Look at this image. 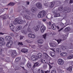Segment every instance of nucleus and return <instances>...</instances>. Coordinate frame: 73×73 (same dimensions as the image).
<instances>
[{
	"label": "nucleus",
	"instance_id": "1",
	"mask_svg": "<svg viewBox=\"0 0 73 73\" xmlns=\"http://www.w3.org/2000/svg\"><path fill=\"white\" fill-rule=\"evenodd\" d=\"M46 12L44 11H42L39 12L38 15V17L39 18H43L46 16Z\"/></svg>",
	"mask_w": 73,
	"mask_h": 73
},
{
	"label": "nucleus",
	"instance_id": "2",
	"mask_svg": "<svg viewBox=\"0 0 73 73\" xmlns=\"http://www.w3.org/2000/svg\"><path fill=\"white\" fill-rule=\"evenodd\" d=\"M63 11L64 13H67L70 12L71 9L69 7H65L63 9Z\"/></svg>",
	"mask_w": 73,
	"mask_h": 73
},
{
	"label": "nucleus",
	"instance_id": "3",
	"mask_svg": "<svg viewBox=\"0 0 73 73\" xmlns=\"http://www.w3.org/2000/svg\"><path fill=\"white\" fill-rule=\"evenodd\" d=\"M58 63L59 65H62L64 64V62L63 60L61 59H58Z\"/></svg>",
	"mask_w": 73,
	"mask_h": 73
},
{
	"label": "nucleus",
	"instance_id": "4",
	"mask_svg": "<svg viewBox=\"0 0 73 73\" xmlns=\"http://www.w3.org/2000/svg\"><path fill=\"white\" fill-rule=\"evenodd\" d=\"M36 5L38 9H40L42 8V5L40 3H37L36 4Z\"/></svg>",
	"mask_w": 73,
	"mask_h": 73
},
{
	"label": "nucleus",
	"instance_id": "5",
	"mask_svg": "<svg viewBox=\"0 0 73 73\" xmlns=\"http://www.w3.org/2000/svg\"><path fill=\"white\" fill-rule=\"evenodd\" d=\"M28 36L30 38H35L36 37V35L32 33H29L28 34Z\"/></svg>",
	"mask_w": 73,
	"mask_h": 73
},
{
	"label": "nucleus",
	"instance_id": "6",
	"mask_svg": "<svg viewBox=\"0 0 73 73\" xmlns=\"http://www.w3.org/2000/svg\"><path fill=\"white\" fill-rule=\"evenodd\" d=\"M13 44V42L12 40H10L9 42H8L7 44V47H10Z\"/></svg>",
	"mask_w": 73,
	"mask_h": 73
},
{
	"label": "nucleus",
	"instance_id": "7",
	"mask_svg": "<svg viewBox=\"0 0 73 73\" xmlns=\"http://www.w3.org/2000/svg\"><path fill=\"white\" fill-rule=\"evenodd\" d=\"M12 57L13 58H14V57H16L17 56V54H16V52L15 51H13L11 53Z\"/></svg>",
	"mask_w": 73,
	"mask_h": 73
},
{
	"label": "nucleus",
	"instance_id": "8",
	"mask_svg": "<svg viewBox=\"0 0 73 73\" xmlns=\"http://www.w3.org/2000/svg\"><path fill=\"white\" fill-rule=\"evenodd\" d=\"M42 54L41 53H38L37 55H36V59H38V58L40 59L41 57H42Z\"/></svg>",
	"mask_w": 73,
	"mask_h": 73
},
{
	"label": "nucleus",
	"instance_id": "9",
	"mask_svg": "<svg viewBox=\"0 0 73 73\" xmlns=\"http://www.w3.org/2000/svg\"><path fill=\"white\" fill-rule=\"evenodd\" d=\"M45 26H44V25L42 26L41 27L40 29L41 32L42 33L44 32L45 31Z\"/></svg>",
	"mask_w": 73,
	"mask_h": 73
},
{
	"label": "nucleus",
	"instance_id": "10",
	"mask_svg": "<svg viewBox=\"0 0 73 73\" xmlns=\"http://www.w3.org/2000/svg\"><path fill=\"white\" fill-rule=\"evenodd\" d=\"M2 18L3 19H6L8 18L9 16L8 14H5L2 16Z\"/></svg>",
	"mask_w": 73,
	"mask_h": 73
},
{
	"label": "nucleus",
	"instance_id": "11",
	"mask_svg": "<svg viewBox=\"0 0 73 73\" xmlns=\"http://www.w3.org/2000/svg\"><path fill=\"white\" fill-rule=\"evenodd\" d=\"M31 59L33 61H36V60H37V57L35 56L34 55H32L31 57Z\"/></svg>",
	"mask_w": 73,
	"mask_h": 73
},
{
	"label": "nucleus",
	"instance_id": "12",
	"mask_svg": "<svg viewBox=\"0 0 73 73\" xmlns=\"http://www.w3.org/2000/svg\"><path fill=\"white\" fill-rule=\"evenodd\" d=\"M11 39H12V37H11L9 36H6L5 38V40H6V41H10Z\"/></svg>",
	"mask_w": 73,
	"mask_h": 73
},
{
	"label": "nucleus",
	"instance_id": "13",
	"mask_svg": "<svg viewBox=\"0 0 73 73\" xmlns=\"http://www.w3.org/2000/svg\"><path fill=\"white\" fill-rule=\"evenodd\" d=\"M21 52L24 53H25L28 52V49L24 48L21 50Z\"/></svg>",
	"mask_w": 73,
	"mask_h": 73
},
{
	"label": "nucleus",
	"instance_id": "14",
	"mask_svg": "<svg viewBox=\"0 0 73 73\" xmlns=\"http://www.w3.org/2000/svg\"><path fill=\"white\" fill-rule=\"evenodd\" d=\"M55 1H52L51 2V4L50 7L51 8H53L54 6V4H55Z\"/></svg>",
	"mask_w": 73,
	"mask_h": 73
},
{
	"label": "nucleus",
	"instance_id": "15",
	"mask_svg": "<svg viewBox=\"0 0 73 73\" xmlns=\"http://www.w3.org/2000/svg\"><path fill=\"white\" fill-rule=\"evenodd\" d=\"M16 4L15 3H13V2H10L7 5V7L9 6H14V5Z\"/></svg>",
	"mask_w": 73,
	"mask_h": 73
},
{
	"label": "nucleus",
	"instance_id": "16",
	"mask_svg": "<svg viewBox=\"0 0 73 73\" xmlns=\"http://www.w3.org/2000/svg\"><path fill=\"white\" fill-rule=\"evenodd\" d=\"M24 16L25 18L26 19H28V20H31V18L30 17V16L26 14Z\"/></svg>",
	"mask_w": 73,
	"mask_h": 73
},
{
	"label": "nucleus",
	"instance_id": "17",
	"mask_svg": "<svg viewBox=\"0 0 73 73\" xmlns=\"http://www.w3.org/2000/svg\"><path fill=\"white\" fill-rule=\"evenodd\" d=\"M9 27L10 29H12V30H13L15 29V26L12 23H11L10 24Z\"/></svg>",
	"mask_w": 73,
	"mask_h": 73
},
{
	"label": "nucleus",
	"instance_id": "18",
	"mask_svg": "<svg viewBox=\"0 0 73 73\" xmlns=\"http://www.w3.org/2000/svg\"><path fill=\"white\" fill-rule=\"evenodd\" d=\"M39 29V28L37 26L35 27H34L33 28V29L36 32V31H37L38 30V29Z\"/></svg>",
	"mask_w": 73,
	"mask_h": 73
},
{
	"label": "nucleus",
	"instance_id": "19",
	"mask_svg": "<svg viewBox=\"0 0 73 73\" xmlns=\"http://www.w3.org/2000/svg\"><path fill=\"white\" fill-rule=\"evenodd\" d=\"M37 42L38 43V44H41L43 43V40H42V39L39 40L37 41Z\"/></svg>",
	"mask_w": 73,
	"mask_h": 73
},
{
	"label": "nucleus",
	"instance_id": "20",
	"mask_svg": "<svg viewBox=\"0 0 73 73\" xmlns=\"http://www.w3.org/2000/svg\"><path fill=\"white\" fill-rule=\"evenodd\" d=\"M24 23V21L21 20H18V24H23Z\"/></svg>",
	"mask_w": 73,
	"mask_h": 73
},
{
	"label": "nucleus",
	"instance_id": "21",
	"mask_svg": "<svg viewBox=\"0 0 73 73\" xmlns=\"http://www.w3.org/2000/svg\"><path fill=\"white\" fill-rule=\"evenodd\" d=\"M47 17L48 19H52V15L50 14H48L47 16Z\"/></svg>",
	"mask_w": 73,
	"mask_h": 73
},
{
	"label": "nucleus",
	"instance_id": "22",
	"mask_svg": "<svg viewBox=\"0 0 73 73\" xmlns=\"http://www.w3.org/2000/svg\"><path fill=\"white\" fill-rule=\"evenodd\" d=\"M70 27H68L64 29V31L65 32H69V31H70Z\"/></svg>",
	"mask_w": 73,
	"mask_h": 73
},
{
	"label": "nucleus",
	"instance_id": "23",
	"mask_svg": "<svg viewBox=\"0 0 73 73\" xmlns=\"http://www.w3.org/2000/svg\"><path fill=\"white\" fill-rule=\"evenodd\" d=\"M67 70L69 71V72H72V66L68 67L67 69Z\"/></svg>",
	"mask_w": 73,
	"mask_h": 73
},
{
	"label": "nucleus",
	"instance_id": "24",
	"mask_svg": "<svg viewBox=\"0 0 73 73\" xmlns=\"http://www.w3.org/2000/svg\"><path fill=\"white\" fill-rule=\"evenodd\" d=\"M50 55L52 57H55V53L54 52H51L50 54Z\"/></svg>",
	"mask_w": 73,
	"mask_h": 73
},
{
	"label": "nucleus",
	"instance_id": "25",
	"mask_svg": "<svg viewBox=\"0 0 73 73\" xmlns=\"http://www.w3.org/2000/svg\"><path fill=\"white\" fill-rule=\"evenodd\" d=\"M50 45L52 47H55L56 46V44L54 43H50Z\"/></svg>",
	"mask_w": 73,
	"mask_h": 73
},
{
	"label": "nucleus",
	"instance_id": "26",
	"mask_svg": "<svg viewBox=\"0 0 73 73\" xmlns=\"http://www.w3.org/2000/svg\"><path fill=\"white\" fill-rule=\"evenodd\" d=\"M73 55H70L69 56H68L67 58L68 59H72V58H73Z\"/></svg>",
	"mask_w": 73,
	"mask_h": 73
},
{
	"label": "nucleus",
	"instance_id": "27",
	"mask_svg": "<svg viewBox=\"0 0 73 73\" xmlns=\"http://www.w3.org/2000/svg\"><path fill=\"white\" fill-rule=\"evenodd\" d=\"M27 66L28 68H31V63H27Z\"/></svg>",
	"mask_w": 73,
	"mask_h": 73
},
{
	"label": "nucleus",
	"instance_id": "28",
	"mask_svg": "<svg viewBox=\"0 0 73 73\" xmlns=\"http://www.w3.org/2000/svg\"><path fill=\"white\" fill-rule=\"evenodd\" d=\"M67 53L66 52H63L60 53V55L62 56H67Z\"/></svg>",
	"mask_w": 73,
	"mask_h": 73
},
{
	"label": "nucleus",
	"instance_id": "29",
	"mask_svg": "<svg viewBox=\"0 0 73 73\" xmlns=\"http://www.w3.org/2000/svg\"><path fill=\"white\" fill-rule=\"evenodd\" d=\"M51 28L52 29H55L56 28V26L55 25V24H52V25H51Z\"/></svg>",
	"mask_w": 73,
	"mask_h": 73
},
{
	"label": "nucleus",
	"instance_id": "30",
	"mask_svg": "<svg viewBox=\"0 0 73 73\" xmlns=\"http://www.w3.org/2000/svg\"><path fill=\"white\" fill-rule=\"evenodd\" d=\"M13 24L14 25H16L18 24V21L17 19H16L14 21Z\"/></svg>",
	"mask_w": 73,
	"mask_h": 73
},
{
	"label": "nucleus",
	"instance_id": "31",
	"mask_svg": "<svg viewBox=\"0 0 73 73\" xmlns=\"http://www.w3.org/2000/svg\"><path fill=\"white\" fill-rule=\"evenodd\" d=\"M56 51L57 53H61V50L59 48H57L56 49Z\"/></svg>",
	"mask_w": 73,
	"mask_h": 73
},
{
	"label": "nucleus",
	"instance_id": "32",
	"mask_svg": "<svg viewBox=\"0 0 73 73\" xmlns=\"http://www.w3.org/2000/svg\"><path fill=\"white\" fill-rule=\"evenodd\" d=\"M21 60V58L19 57H17L16 58L15 61L16 62H19Z\"/></svg>",
	"mask_w": 73,
	"mask_h": 73
},
{
	"label": "nucleus",
	"instance_id": "33",
	"mask_svg": "<svg viewBox=\"0 0 73 73\" xmlns=\"http://www.w3.org/2000/svg\"><path fill=\"white\" fill-rule=\"evenodd\" d=\"M60 48L63 50H64L66 49V47L64 46H61Z\"/></svg>",
	"mask_w": 73,
	"mask_h": 73
},
{
	"label": "nucleus",
	"instance_id": "34",
	"mask_svg": "<svg viewBox=\"0 0 73 73\" xmlns=\"http://www.w3.org/2000/svg\"><path fill=\"white\" fill-rule=\"evenodd\" d=\"M43 54L45 56V59H47V58H48V55H47V54H46V53H44Z\"/></svg>",
	"mask_w": 73,
	"mask_h": 73
},
{
	"label": "nucleus",
	"instance_id": "35",
	"mask_svg": "<svg viewBox=\"0 0 73 73\" xmlns=\"http://www.w3.org/2000/svg\"><path fill=\"white\" fill-rule=\"evenodd\" d=\"M62 8H63V7H62V6H60L58 8V11H62Z\"/></svg>",
	"mask_w": 73,
	"mask_h": 73
},
{
	"label": "nucleus",
	"instance_id": "36",
	"mask_svg": "<svg viewBox=\"0 0 73 73\" xmlns=\"http://www.w3.org/2000/svg\"><path fill=\"white\" fill-rule=\"evenodd\" d=\"M38 62H36L35 63L33 67H36L37 66H38Z\"/></svg>",
	"mask_w": 73,
	"mask_h": 73
},
{
	"label": "nucleus",
	"instance_id": "37",
	"mask_svg": "<svg viewBox=\"0 0 73 73\" xmlns=\"http://www.w3.org/2000/svg\"><path fill=\"white\" fill-rule=\"evenodd\" d=\"M29 46L30 48H32L33 49H35V48H36V46L35 45H33L32 46L31 45H29Z\"/></svg>",
	"mask_w": 73,
	"mask_h": 73
},
{
	"label": "nucleus",
	"instance_id": "38",
	"mask_svg": "<svg viewBox=\"0 0 73 73\" xmlns=\"http://www.w3.org/2000/svg\"><path fill=\"white\" fill-rule=\"evenodd\" d=\"M17 29L18 30H21L22 29V27L21 26H19L17 27Z\"/></svg>",
	"mask_w": 73,
	"mask_h": 73
},
{
	"label": "nucleus",
	"instance_id": "39",
	"mask_svg": "<svg viewBox=\"0 0 73 73\" xmlns=\"http://www.w3.org/2000/svg\"><path fill=\"white\" fill-rule=\"evenodd\" d=\"M18 44L19 45V46H20V45H21V46H23V44L22 42H19L18 43Z\"/></svg>",
	"mask_w": 73,
	"mask_h": 73
},
{
	"label": "nucleus",
	"instance_id": "40",
	"mask_svg": "<svg viewBox=\"0 0 73 73\" xmlns=\"http://www.w3.org/2000/svg\"><path fill=\"white\" fill-rule=\"evenodd\" d=\"M60 16V14H56L54 16V17H59Z\"/></svg>",
	"mask_w": 73,
	"mask_h": 73
},
{
	"label": "nucleus",
	"instance_id": "41",
	"mask_svg": "<svg viewBox=\"0 0 73 73\" xmlns=\"http://www.w3.org/2000/svg\"><path fill=\"white\" fill-rule=\"evenodd\" d=\"M22 10V8H21V7H20V6H19L18 8V12H20V11H21Z\"/></svg>",
	"mask_w": 73,
	"mask_h": 73
},
{
	"label": "nucleus",
	"instance_id": "42",
	"mask_svg": "<svg viewBox=\"0 0 73 73\" xmlns=\"http://www.w3.org/2000/svg\"><path fill=\"white\" fill-rule=\"evenodd\" d=\"M70 22V21H68H68H66V22L64 23V24L66 25L65 27H66V26H67V25H68L69 24H68V23H69Z\"/></svg>",
	"mask_w": 73,
	"mask_h": 73
},
{
	"label": "nucleus",
	"instance_id": "43",
	"mask_svg": "<svg viewBox=\"0 0 73 73\" xmlns=\"http://www.w3.org/2000/svg\"><path fill=\"white\" fill-rule=\"evenodd\" d=\"M21 32L22 33L25 34H25H27V32H26V31H25L24 30H22L21 31Z\"/></svg>",
	"mask_w": 73,
	"mask_h": 73
},
{
	"label": "nucleus",
	"instance_id": "44",
	"mask_svg": "<svg viewBox=\"0 0 73 73\" xmlns=\"http://www.w3.org/2000/svg\"><path fill=\"white\" fill-rule=\"evenodd\" d=\"M5 40L3 37H0V41H4Z\"/></svg>",
	"mask_w": 73,
	"mask_h": 73
},
{
	"label": "nucleus",
	"instance_id": "45",
	"mask_svg": "<svg viewBox=\"0 0 73 73\" xmlns=\"http://www.w3.org/2000/svg\"><path fill=\"white\" fill-rule=\"evenodd\" d=\"M25 12L29 14V10L28 9L25 10Z\"/></svg>",
	"mask_w": 73,
	"mask_h": 73
},
{
	"label": "nucleus",
	"instance_id": "46",
	"mask_svg": "<svg viewBox=\"0 0 73 73\" xmlns=\"http://www.w3.org/2000/svg\"><path fill=\"white\" fill-rule=\"evenodd\" d=\"M27 31L28 32L31 33V29H30V28H28L27 29Z\"/></svg>",
	"mask_w": 73,
	"mask_h": 73
},
{
	"label": "nucleus",
	"instance_id": "47",
	"mask_svg": "<svg viewBox=\"0 0 73 73\" xmlns=\"http://www.w3.org/2000/svg\"><path fill=\"white\" fill-rule=\"evenodd\" d=\"M51 73H56V71L55 70H53L51 71Z\"/></svg>",
	"mask_w": 73,
	"mask_h": 73
},
{
	"label": "nucleus",
	"instance_id": "48",
	"mask_svg": "<svg viewBox=\"0 0 73 73\" xmlns=\"http://www.w3.org/2000/svg\"><path fill=\"white\" fill-rule=\"evenodd\" d=\"M19 37L20 38V39L21 40L22 39H23V38H24V36L21 35Z\"/></svg>",
	"mask_w": 73,
	"mask_h": 73
},
{
	"label": "nucleus",
	"instance_id": "49",
	"mask_svg": "<svg viewBox=\"0 0 73 73\" xmlns=\"http://www.w3.org/2000/svg\"><path fill=\"white\" fill-rule=\"evenodd\" d=\"M44 5L45 6H46V7L48 6V5H47V4L46 3V1H44Z\"/></svg>",
	"mask_w": 73,
	"mask_h": 73
},
{
	"label": "nucleus",
	"instance_id": "50",
	"mask_svg": "<svg viewBox=\"0 0 73 73\" xmlns=\"http://www.w3.org/2000/svg\"><path fill=\"white\" fill-rule=\"evenodd\" d=\"M46 36V34L43 35V37L44 38V39H46V38H45Z\"/></svg>",
	"mask_w": 73,
	"mask_h": 73
},
{
	"label": "nucleus",
	"instance_id": "51",
	"mask_svg": "<svg viewBox=\"0 0 73 73\" xmlns=\"http://www.w3.org/2000/svg\"><path fill=\"white\" fill-rule=\"evenodd\" d=\"M45 73H50V71H44Z\"/></svg>",
	"mask_w": 73,
	"mask_h": 73
},
{
	"label": "nucleus",
	"instance_id": "52",
	"mask_svg": "<svg viewBox=\"0 0 73 73\" xmlns=\"http://www.w3.org/2000/svg\"><path fill=\"white\" fill-rule=\"evenodd\" d=\"M61 41H62V40L60 39V40H58L57 41L58 43H60V42H61Z\"/></svg>",
	"mask_w": 73,
	"mask_h": 73
},
{
	"label": "nucleus",
	"instance_id": "53",
	"mask_svg": "<svg viewBox=\"0 0 73 73\" xmlns=\"http://www.w3.org/2000/svg\"><path fill=\"white\" fill-rule=\"evenodd\" d=\"M2 42L3 43V44H2L3 45H5L6 43L5 42H4V41H3Z\"/></svg>",
	"mask_w": 73,
	"mask_h": 73
},
{
	"label": "nucleus",
	"instance_id": "54",
	"mask_svg": "<svg viewBox=\"0 0 73 73\" xmlns=\"http://www.w3.org/2000/svg\"><path fill=\"white\" fill-rule=\"evenodd\" d=\"M70 4L73 3V0H70Z\"/></svg>",
	"mask_w": 73,
	"mask_h": 73
},
{
	"label": "nucleus",
	"instance_id": "55",
	"mask_svg": "<svg viewBox=\"0 0 73 73\" xmlns=\"http://www.w3.org/2000/svg\"><path fill=\"white\" fill-rule=\"evenodd\" d=\"M25 41L27 42H30V41L29 40H26Z\"/></svg>",
	"mask_w": 73,
	"mask_h": 73
},
{
	"label": "nucleus",
	"instance_id": "56",
	"mask_svg": "<svg viewBox=\"0 0 73 73\" xmlns=\"http://www.w3.org/2000/svg\"><path fill=\"white\" fill-rule=\"evenodd\" d=\"M63 29H64V28H61L58 31V32H60V31H62V30Z\"/></svg>",
	"mask_w": 73,
	"mask_h": 73
},
{
	"label": "nucleus",
	"instance_id": "57",
	"mask_svg": "<svg viewBox=\"0 0 73 73\" xmlns=\"http://www.w3.org/2000/svg\"><path fill=\"white\" fill-rule=\"evenodd\" d=\"M3 42H1V43H0V46H3Z\"/></svg>",
	"mask_w": 73,
	"mask_h": 73
},
{
	"label": "nucleus",
	"instance_id": "58",
	"mask_svg": "<svg viewBox=\"0 0 73 73\" xmlns=\"http://www.w3.org/2000/svg\"><path fill=\"white\" fill-rule=\"evenodd\" d=\"M46 20L45 19H42V21H44V22L45 21H46Z\"/></svg>",
	"mask_w": 73,
	"mask_h": 73
},
{
	"label": "nucleus",
	"instance_id": "59",
	"mask_svg": "<svg viewBox=\"0 0 73 73\" xmlns=\"http://www.w3.org/2000/svg\"><path fill=\"white\" fill-rule=\"evenodd\" d=\"M40 47L41 49H42V48H43V47H44L43 45H40Z\"/></svg>",
	"mask_w": 73,
	"mask_h": 73
},
{
	"label": "nucleus",
	"instance_id": "60",
	"mask_svg": "<svg viewBox=\"0 0 73 73\" xmlns=\"http://www.w3.org/2000/svg\"><path fill=\"white\" fill-rule=\"evenodd\" d=\"M32 11L33 12H35V10L34 8H33L32 9Z\"/></svg>",
	"mask_w": 73,
	"mask_h": 73
},
{
	"label": "nucleus",
	"instance_id": "61",
	"mask_svg": "<svg viewBox=\"0 0 73 73\" xmlns=\"http://www.w3.org/2000/svg\"><path fill=\"white\" fill-rule=\"evenodd\" d=\"M3 51V50L1 48H0V52H1Z\"/></svg>",
	"mask_w": 73,
	"mask_h": 73
},
{
	"label": "nucleus",
	"instance_id": "62",
	"mask_svg": "<svg viewBox=\"0 0 73 73\" xmlns=\"http://www.w3.org/2000/svg\"><path fill=\"white\" fill-rule=\"evenodd\" d=\"M38 73H40V69H39L38 70Z\"/></svg>",
	"mask_w": 73,
	"mask_h": 73
},
{
	"label": "nucleus",
	"instance_id": "63",
	"mask_svg": "<svg viewBox=\"0 0 73 73\" xmlns=\"http://www.w3.org/2000/svg\"><path fill=\"white\" fill-rule=\"evenodd\" d=\"M22 7L24 9H25V7L24 6H22Z\"/></svg>",
	"mask_w": 73,
	"mask_h": 73
},
{
	"label": "nucleus",
	"instance_id": "64",
	"mask_svg": "<svg viewBox=\"0 0 73 73\" xmlns=\"http://www.w3.org/2000/svg\"><path fill=\"white\" fill-rule=\"evenodd\" d=\"M51 22H49V25H51Z\"/></svg>",
	"mask_w": 73,
	"mask_h": 73
}]
</instances>
